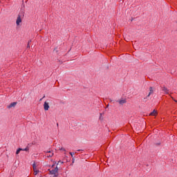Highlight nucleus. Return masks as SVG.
<instances>
[{
	"mask_svg": "<svg viewBox=\"0 0 177 177\" xmlns=\"http://www.w3.org/2000/svg\"><path fill=\"white\" fill-rule=\"evenodd\" d=\"M16 24L17 26H20V24H21V17H20V15H19L17 18Z\"/></svg>",
	"mask_w": 177,
	"mask_h": 177,
	"instance_id": "1",
	"label": "nucleus"
},
{
	"mask_svg": "<svg viewBox=\"0 0 177 177\" xmlns=\"http://www.w3.org/2000/svg\"><path fill=\"white\" fill-rule=\"evenodd\" d=\"M44 108L46 111H48V110H49V103L45 102L44 104Z\"/></svg>",
	"mask_w": 177,
	"mask_h": 177,
	"instance_id": "2",
	"label": "nucleus"
},
{
	"mask_svg": "<svg viewBox=\"0 0 177 177\" xmlns=\"http://www.w3.org/2000/svg\"><path fill=\"white\" fill-rule=\"evenodd\" d=\"M118 102L119 104L122 106V104H125V103H127V100L122 99V100H119Z\"/></svg>",
	"mask_w": 177,
	"mask_h": 177,
	"instance_id": "3",
	"label": "nucleus"
},
{
	"mask_svg": "<svg viewBox=\"0 0 177 177\" xmlns=\"http://www.w3.org/2000/svg\"><path fill=\"white\" fill-rule=\"evenodd\" d=\"M162 91L166 93V95H168L169 93V90L165 86L162 87Z\"/></svg>",
	"mask_w": 177,
	"mask_h": 177,
	"instance_id": "4",
	"label": "nucleus"
},
{
	"mask_svg": "<svg viewBox=\"0 0 177 177\" xmlns=\"http://www.w3.org/2000/svg\"><path fill=\"white\" fill-rule=\"evenodd\" d=\"M17 104V102H12L9 105H8V109H12V107H15Z\"/></svg>",
	"mask_w": 177,
	"mask_h": 177,
	"instance_id": "5",
	"label": "nucleus"
},
{
	"mask_svg": "<svg viewBox=\"0 0 177 177\" xmlns=\"http://www.w3.org/2000/svg\"><path fill=\"white\" fill-rule=\"evenodd\" d=\"M46 156L47 157H53V151H48L46 153Z\"/></svg>",
	"mask_w": 177,
	"mask_h": 177,
	"instance_id": "6",
	"label": "nucleus"
},
{
	"mask_svg": "<svg viewBox=\"0 0 177 177\" xmlns=\"http://www.w3.org/2000/svg\"><path fill=\"white\" fill-rule=\"evenodd\" d=\"M153 87H150L149 88V94H148V97H149V96H150V95H153Z\"/></svg>",
	"mask_w": 177,
	"mask_h": 177,
	"instance_id": "7",
	"label": "nucleus"
},
{
	"mask_svg": "<svg viewBox=\"0 0 177 177\" xmlns=\"http://www.w3.org/2000/svg\"><path fill=\"white\" fill-rule=\"evenodd\" d=\"M157 111H156V110H153L150 114H149V115H153V116H156V115H157Z\"/></svg>",
	"mask_w": 177,
	"mask_h": 177,
	"instance_id": "8",
	"label": "nucleus"
},
{
	"mask_svg": "<svg viewBox=\"0 0 177 177\" xmlns=\"http://www.w3.org/2000/svg\"><path fill=\"white\" fill-rule=\"evenodd\" d=\"M33 171H34V175L35 176L38 175V174L39 173V170H38L37 169H35Z\"/></svg>",
	"mask_w": 177,
	"mask_h": 177,
	"instance_id": "9",
	"label": "nucleus"
},
{
	"mask_svg": "<svg viewBox=\"0 0 177 177\" xmlns=\"http://www.w3.org/2000/svg\"><path fill=\"white\" fill-rule=\"evenodd\" d=\"M22 150H23V149H21V148L18 149L16 151V154H19V153H20V151H21Z\"/></svg>",
	"mask_w": 177,
	"mask_h": 177,
	"instance_id": "10",
	"label": "nucleus"
},
{
	"mask_svg": "<svg viewBox=\"0 0 177 177\" xmlns=\"http://www.w3.org/2000/svg\"><path fill=\"white\" fill-rule=\"evenodd\" d=\"M29 149L28 147H26L25 149H22L21 151H28Z\"/></svg>",
	"mask_w": 177,
	"mask_h": 177,
	"instance_id": "11",
	"label": "nucleus"
},
{
	"mask_svg": "<svg viewBox=\"0 0 177 177\" xmlns=\"http://www.w3.org/2000/svg\"><path fill=\"white\" fill-rule=\"evenodd\" d=\"M32 167H33V170H34V169H37V165H35V163H34V164L32 165Z\"/></svg>",
	"mask_w": 177,
	"mask_h": 177,
	"instance_id": "12",
	"label": "nucleus"
},
{
	"mask_svg": "<svg viewBox=\"0 0 177 177\" xmlns=\"http://www.w3.org/2000/svg\"><path fill=\"white\" fill-rule=\"evenodd\" d=\"M69 154L73 157L75 153L74 152H69Z\"/></svg>",
	"mask_w": 177,
	"mask_h": 177,
	"instance_id": "13",
	"label": "nucleus"
},
{
	"mask_svg": "<svg viewBox=\"0 0 177 177\" xmlns=\"http://www.w3.org/2000/svg\"><path fill=\"white\" fill-rule=\"evenodd\" d=\"M60 150H62V151H66V149H65L64 148H63V147H62V148L60 149Z\"/></svg>",
	"mask_w": 177,
	"mask_h": 177,
	"instance_id": "14",
	"label": "nucleus"
},
{
	"mask_svg": "<svg viewBox=\"0 0 177 177\" xmlns=\"http://www.w3.org/2000/svg\"><path fill=\"white\" fill-rule=\"evenodd\" d=\"M73 162H74V158H73Z\"/></svg>",
	"mask_w": 177,
	"mask_h": 177,
	"instance_id": "15",
	"label": "nucleus"
},
{
	"mask_svg": "<svg viewBox=\"0 0 177 177\" xmlns=\"http://www.w3.org/2000/svg\"><path fill=\"white\" fill-rule=\"evenodd\" d=\"M174 100V102H177L176 100Z\"/></svg>",
	"mask_w": 177,
	"mask_h": 177,
	"instance_id": "16",
	"label": "nucleus"
},
{
	"mask_svg": "<svg viewBox=\"0 0 177 177\" xmlns=\"http://www.w3.org/2000/svg\"><path fill=\"white\" fill-rule=\"evenodd\" d=\"M109 107V104L106 106V108Z\"/></svg>",
	"mask_w": 177,
	"mask_h": 177,
	"instance_id": "17",
	"label": "nucleus"
},
{
	"mask_svg": "<svg viewBox=\"0 0 177 177\" xmlns=\"http://www.w3.org/2000/svg\"><path fill=\"white\" fill-rule=\"evenodd\" d=\"M60 162H58V163L57 164H59Z\"/></svg>",
	"mask_w": 177,
	"mask_h": 177,
	"instance_id": "18",
	"label": "nucleus"
},
{
	"mask_svg": "<svg viewBox=\"0 0 177 177\" xmlns=\"http://www.w3.org/2000/svg\"><path fill=\"white\" fill-rule=\"evenodd\" d=\"M60 162H58V163L57 164H59Z\"/></svg>",
	"mask_w": 177,
	"mask_h": 177,
	"instance_id": "19",
	"label": "nucleus"
}]
</instances>
